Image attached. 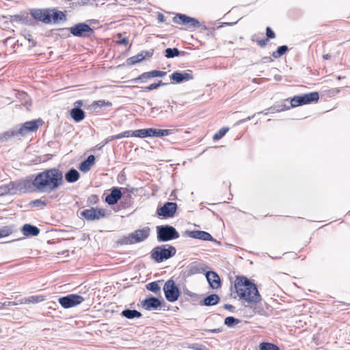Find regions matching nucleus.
Returning <instances> with one entry per match:
<instances>
[{
  "label": "nucleus",
  "instance_id": "f257e3e1",
  "mask_svg": "<svg viewBox=\"0 0 350 350\" xmlns=\"http://www.w3.org/2000/svg\"><path fill=\"white\" fill-rule=\"evenodd\" d=\"M33 193H50L64 184L63 172L57 167L30 175Z\"/></svg>",
  "mask_w": 350,
  "mask_h": 350
},
{
  "label": "nucleus",
  "instance_id": "f03ea898",
  "mask_svg": "<svg viewBox=\"0 0 350 350\" xmlns=\"http://www.w3.org/2000/svg\"><path fill=\"white\" fill-rule=\"evenodd\" d=\"M234 288L239 299L251 305H256L261 301V296L256 285L245 276H237Z\"/></svg>",
  "mask_w": 350,
  "mask_h": 350
},
{
  "label": "nucleus",
  "instance_id": "7ed1b4c3",
  "mask_svg": "<svg viewBox=\"0 0 350 350\" xmlns=\"http://www.w3.org/2000/svg\"><path fill=\"white\" fill-rule=\"evenodd\" d=\"M150 228L149 227H144L142 229H138L134 232L124 236L118 241L120 245H133L142 242L147 239L150 236Z\"/></svg>",
  "mask_w": 350,
  "mask_h": 350
},
{
  "label": "nucleus",
  "instance_id": "20e7f679",
  "mask_svg": "<svg viewBox=\"0 0 350 350\" xmlns=\"http://www.w3.org/2000/svg\"><path fill=\"white\" fill-rule=\"evenodd\" d=\"M176 253V248L170 245H162L154 247L151 251V258L157 262H161L174 256Z\"/></svg>",
  "mask_w": 350,
  "mask_h": 350
},
{
  "label": "nucleus",
  "instance_id": "39448f33",
  "mask_svg": "<svg viewBox=\"0 0 350 350\" xmlns=\"http://www.w3.org/2000/svg\"><path fill=\"white\" fill-rule=\"evenodd\" d=\"M180 237L176 229L170 225L157 226V239L159 242H167Z\"/></svg>",
  "mask_w": 350,
  "mask_h": 350
},
{
  "label": "nucleus",
  "instance_id": "423d86ee",
  "mask_svg": "<svg viewBox=\"0 0 350 350\" xmlns=\"http://www.w3.org/2000/svg\"><path fill=\"white\" fill-rule=\"evenodd\" d=\"M10 186L12 195H15L18 193H33L30 175L26 176L25 178L19 179L16 181H10Z\"/></svg>",
  "mask_w": 350,
  "mask_h": 350
},
{
  "label": "nucleus",
  "instance_id": "0eeeda50",
  "mask_svg": "<svg viewBox=\"0 0 350 350\" xmlns=\"http://www.w3.org/2000/svg\"><path fill=\"white\" fill-rule=\"evenodd\" d=\"M319 99V94L317 92L297 95L293 96L291 99V107H296L298 106L307 105L313 102H317Z\"/></svg>",
  "mask_w": 350,
  "mask_h": 350
},
{
  "label": "nucleus",
  "instance_id": "6e6552de",
  "mask_svg": "<svg viewBox=\"0 0 350 350\" xmlns=\"http://www.w3.org/2000/svg\"><path fill=\"white\" fill-rule=\"evenodd\" d=\"M70 33L79 38H90L94 34V30L85 23H79L69 28Z\"/></svg>",
  "mask_w": 350,
  "mask_h": 350
},
{
  "label": "nucleus",
  "instance_id": "1a4fd4ad",
  "mask_svg": "<svg viewBox=\"0 0 350 350\" xmlns=\"http://www.w3.org/2000/svg\"><path fill=\"white\" fill-rule=\"evenodd\" d=\"M80 217L88 221H98L106 217L104 208L91 207L80 212Z\"/></svg>",
  "mask_w": 350,
  "mask_h": 350
},
{
  "label": "nucleus",
  "instance_id": "9d476101",
  "mask_svg": "<svg viewBox=\"0 0 350 350\" xmlns=\"http://www.w3.org/2000/svg\"><path fill=\"white\" fill-rule=\"evenodd\" d=\"M42 119L25 122L18 129L15 128L17 137H25L30 132H34L42 124Z\"/></svg>",
  "mask_w": 350,
  "mask_h": 350
},
{
  "label": "nucleus",
  "instance_id": "9b49d317",
  "mask_svg": "<svg viewBox=\"0 0 350 350\" xmlns=\"http://www.w3.org/2000/svg\"><path fill=\"white\" fill-rule=\"evenodd\" d=\"M163 291L166 299L170 302L177 301L180 296V291L174 281L172 279L165 283Z\"/></svg>",
  "mask_w": 350,
  "mask_h": 350
},
{
  "label": "nucleus",
  "instance_id": "f8f14e48",
  "mask_svg": "<svg viewBox=\"0 0 350 350\" xmlns=\"http://www.w3.org/2000/svg\"><path fill=\"white\" fill-rule=\"evenodd\" d=\"M85 300L84 297L77 294H69L58 299V302L64 308L77 306Z\"/></svg>",
  "mask_w": 350,
  "mask_h": 350
},
{
  "label": "nucleus",
  "instance_id": "ddd939ff",
  "mask_svg": "<svg viewBox=\"0 0 350 350\" xmlns=\"http://www.w3.org/2000/svg\"><path fill=\"white\" fill-rule=\"evenodd\" d=\"M50 8H33L30 10L32 19L35 21H40L44 24L51 23Z\"/></svg>",
  "mask_w": 350,
  "mask_h": 350
},
{
  "label": "nucleus",
  "instance_id": "4468645a",
  "mask_svg": "<svg viewBox=\"0 0 350 350\" xmlns=\"http://www.w3.org/2000/svg\"><path fill=\"white\" fill-rule=\"evenodd\" d=\"M177 210V204L175 202H165L163 206L157 208V213L159 216L165 218L172 217Z\"/></svg>",
  "mask_w": 350,
  "mask_h": 350
},
{
  "label": "nucleus",
  "instance_id": "2eb2a0df",
  "mask_svg": "<svg viewBox=\"0 0 350 350\" xmlns=\"http://www.w3.org/2000/svg\"><path fill=\"white\" fill-rule=\"evenodd\" d=\"M170 78L174 83H182L192 80L194 77L192 71L188 70L187 72L175 71L170 76Z\"/></svg>",
  "mask_w": 350,
  "mask_h": 350
},
{
  "label": "nucleus",
  "instance_id": "dca6fc26",
  "mask_svg": "<svg viewBox=\"0 0 350 350\" xmlns=\"http://www.w3.org/2000/svg\"><path fill=\"white\" fill-rule=\"evenodd\" d=\"M162 303L163 301L151 295L143 300L141 302V306L145 310L150 311L158 310L161 306Z\"/></svg>",
  "mask_w": 350,
  "mask_h": 350
},
{
  "label": "nucleus",
  "instance_id": "f3484780",
  "mask_svg": "<svg viewBox=\"0 0 350 350\" xmlns=\"http://www.w3.org/2000/svg\"><path fill=\"white\" fill-rule=\"evenodd\" d=\"M122 187H113L110 193L105 197V202L109 205H114L122 199Z\"/></svg>",
  "mask_w": 350,
  "mask_h": 350
},
{
  "label": "nucleus",
  "instance_id": "a211bd4d",
  "mask_svg": "<svg viewBox=\"0 0 350 350\" xmlns=\"http://www.w3.org/2000/svg\"><path fill=\"white\" fill-rule=\"evenodd\" d=\"M207 267L197 261L190 263L187 267L185 275L187 277L205 271Z\"/></svg>",
  "mask_w": 350,
  "mask_h": 350
},
{
  "label": "nucleus",
  "instance_id": "6ab92c4d",
  "mask_svg": "<svg viewBox=\"0 0 350 350\" xmlns=\"http://www.w3.org/2000/svg\"><path fill=\"white\" fill-rule=\"evenodd\" d=\"M10 21L12 23H21L29 26H33L36 23V21H34L31 18H29L27 13L11 16Z\"/></svg>",
  "mask_w": 350,
  "mask_h": 350
},
{
  "label": "nucleus",
  "instance_id": "aec40b11",
  "mask_svg": "<svg viewBox=\"0 0 350 350\" xmlns=\"http://www.w3.org/2000/svg\"><path fill=\"white\" fill-rule=\"evenodd\" d=\"M206 278L211 288L217 289L221 286V280L216 272L213 271H207Z\"/></svg>",
  "mask_w": 350,
  "mask_h": 350
},
{
  "label": "nucleus",
  "instance_id": "412c9836",
  "mask_svg": "<svg viewBox=\"0 0 350 350\" xmlns=\"http://www.w3.org/2000/svg\"><path fill=\"white\" fill-rule=\"evenodd\" d=\"M188 235L189 237L193 239H197L202 241H216L210 233L203 230L189 231L188 232Z\"/></svg>",
  "mask_w": 350,
  "mask_h": 350
},
{
  "label": "nucleus",
  "instance_id": "4be33fe9",
  "mask_svg": "<svg viewBox=\"0 0 350 350\" xmlns=\"http://www.w3.org/2000/svg\"><path fill=\"white\" fill-rule=\"evenodd\" d=\"M23 234L25 237H36L40 233V229L33 225L26 224L22 228Z\"/></svg>",
  "mask_w": 350,
  "mask_h": 350
},
{
  "label": "nucleus",
  "instance_id": "5701e85b",
  "mask_svg": "<svg viewBox=\"0 0 350 350\" xmlns=\"http://www.w3.org/2000/svg\"><path fill=\"white\" fill-rule=\"evenodd\" d=\"M95 163V157L93 154L89 155L86 159L83 161L79 166V170L83 172H88L92 166Z\"/></svg>",
  "mask_w": 350,
  "mask_h": 350
},
{
  "label": "nucleus",
  "instance_id": "b1692460",
  "mask_svg": "<svg viewBox=\"0 0 350 350\" xmlns=\"http://www.w3.org/2000/svg\"><path fill=\"white\" fill-rule=\"evenodd\" d=\"M51 23H59L60 22H65L67 19L66 15L65 13L62 11L56 10V9H51Z\"/></svg>",
  "mask_w": 350,
  "mask_h": 350
},
{
  "label": "nucleus",
  "instance_id": "393cba45",
  "mask_svg": "<svg viewBox=\"0 0 350 350\" xmlns=\"http://www.w3.org/2000/svg\"><path fill=\"white\" fill-rule=\"evenodd\" d=\"M220 300L219 295L211 294L206 297L203 300L200 301V305L206 306H212L217 304Z\"/></svg>",
  "mask_w": 350,
  "mask_h": 350
},
{
  "label": "nucleus",
  "instance_id": "a878e982",
  "mask_svg": "<svg viewBox=\"0 0 350 350\" xmlns=\"http://www.w3.org/2000/svg\"><path fill=\"white\" fill-rule=\"evenodd\" d=\"M70 115L75 122L82 121L85 117L84 111L78 107H73L70 111Z\"/></svg>",
  "mask_w": 350,
  "mask_h": 350
},
{
  "label": "nucleus",
  "instance_id": "bb28decb",
  "mask_svg": "<svg viewBox=\"0 0 350 350\" xmlns=\"http://www.w3.org/2000/svg\"><path fill=\"white\" fill-rule=\"evenodd\" d=\"M64 176L66 180L68 183H73L77 182L79 179L80 174L77 170H75V168H71L65 174Z\"/></svg>",
  "mask_w": 350,
  "mask_h": 350
},
{
  "label": "nucleus",
  "instance_id": "cd10ccee",
  "mask_svg": "<svg viewBox=\"0 0 350 350\" xmlns=\"http://www.w3.org/2000/svg\"><path fill=\"white\" fill-rule=\"evenodd\" d=\"M112 103L105 100H98L92 102V104L88 105V109L96 111L98 108L103 107H111Z\"/></svg>",
  "mask_w": 350,
  "mask_h": 350
},
{
  "label": "nucleus",
  "instance_id": "c85d7f7f",
  "mask_svg": "<svg viewBox=\"0 0 350 350\" xmlns=\"http://www.w3.org/2000/svg\"><path fill=\"white\" fill-rule=\"evenodd\" d=\"M121 316L128 319H133L135 318H140L142 314L140 312L136 310H130L126 309L122 311Z\"/></svg>",
  "mask_w": 350,
  "mask_h": 350
},
{
  "label": "nucleus",
  "instance_id": "c756f323",
  "mask_svg": "<svg viewBox=\"0 0 350 350\" xmlns=\"http://www.w3.org/2000/svg\"><path fill=\"white\" fill-rule=\"evenodd\" d=\"M186 52L180 51L177 48H167L165 51V56L170 59L178 56H183Z\"/></svg>",
  "mask_w": 350,
  "mask_h": 350
},
{
  "label": "nucleus",
  "instance_id": "7c9ffc66",
  "mask_svg": "<svg viewBox=\"0 0 350 350\" xmlns=\"http://www.w3.org/2000/svg\"><path fill=\"white\" fill-rule=\"evenodd\" d=\"M152 78L151 71L145 72L141 74L137 77L131 79L130 81L132 83H146L148 80Z\"/></svg>",
  "mask_w": 350,
  "mask_h": 350
},
{
  "label": "nucleus",
  "instance_id": "2f4dec72",
  "mask_svg": "<svg viewBox=\"0 0 350 350\" xmlns=\"http://www.w3.org/2000/svg\"><path fill=\"white\" fill-rule=\"evenodd\" d=\"M12 137H18L14 129L0 134V143L8 142Z\"/></svg>",
  "mask_w": 350,
  "mask_h": 350
},
{
  "label": "nucleus",
  "instance_id": "473e14b6",
  "mask_svg": "<svg viewBox=\"0 0 350 350\" xmlns=\"http://www.w3.org/2000/svg\"><path fill=\"white\" fill-rule=\"evenodd\" d=\"M133 204V198L130 193L122 194L120 205L123 208L131 207Z\"/></svg>",
  "mask_w": 350,
  "mask_h": 350
},
{
  "label": "nucleus",
  "instance_id": "72a5a7b5",
  "mask_svg": "<svg viewBox=\"0 0 350 350\" xmlns=\"http://www.w3.org/2000/svg\"><path fill=\"white\" fill-rule=\"evenodd\" d=\"M144 60V56L140 53H139L137 55L132 56L129 58H128L126 61L127 66H133L138 62H140Z\"/></svg>",
  "mask_w": 350,
  "mask_h": 350
},
{
  "label": "nucleus",
  "instance_id": "f704fd0d",
  "mask_svg": "<svg viewBox=\"0 0 350 350\" xmlns=\"http://www.w3.org/2000/svg\"><path fill=\"white\" fill-rule=\"evenodd\" d=\"M45 300L44 296L41 295H32L29 297L24 298L23 302L24 304L27 303H39Z\"/></svg>",
  "mask_w": 350,
  "mask_h": 350
},
{
  "label": "nucleus",
  "instance_id": "c9c22d12",
  "mask_svg": "<svg viewBox=\"0 0 350 350\" xmlns=\"http://www.w3.org/2000/svg\"><path fill=\"white\" fill-rule=\"evenodd\" d=\"M187 19H188V16L183 14H177L173 18V21H174V23L178 24V25H187Z\"/></svg>",
  "mask_w": 350,
  "mask_h": 350
},
{
  "label": "nucleus",
  "instance_id": "e433bc0d",
  "mask_svg": "<svg viewBox=\"0 0 350 350\" xmlns=\"http://www.w3.org/2000/svg\"><path fill=\"white\" fill-rule=\"evenodd\" d=\"M288 51V47L286 45L280 46L275 51L272 53V56L275 58H280Z\"/></svg>",
  "mask_w": 350,
  "mask_h": 350
},
{
  "label": "nucleus",
  "instance_id": "4c0bfd02",
  "mask_svg": "<svg viewBox=\"0 0 350 350\" xmlns=\"http://www.w3.org/2000/svg\"><path fill=\"white\" fill-rule=\"evenodd\" d=\"M159 282H150L148 283L146 287L147 288V290L155 293V294H157L158 293H160L161 291V288L158 284Z\"/></svg>",
  "mask_w": 350,
  "mask_h": 350
},
{
  "label": "nucleus",
  "instance_id": "58836bf2",
  "mask_svg": "<svg viewBox=\"0 0 350 350\" xmlns=\"http://www.w3.org/2000/svg\"><path fill=\"white\" fill-rule=\"evenodd\" d=\"M260 350H280V348L272 343L269 342H261L259 345Z\"/></svg>",
  "mask_w": 350,
  "mask_h": 350
},
{
  "label": "nucleus",
  "instance_id": "ea45409f",
  "mask_svg": "<svg viewBox=\"0 0 350 350\" xmlns=\"http://www.w3.org/2000/svg\"><path fill=\"white\" fill-rule=\"evenodd\" d=\"M240 323V320L234 317H228L224 320V324L228 327H232Z\"/></svg>",
  "mask_w": 350,
  "mask_h": 350
},
{
  "label": "nucleus",
  "instance_id": "a19ab883",
  "mask_svg": "<svg viewBox=\"0 0 350 350\" xmlns=\"http://www.w3.org/2000/svg\"><path fill=\"white\" fill-rule=\"evenodd\" d=\"M148 132L147 129H142L133 131L131 134V137H139V138H145L148 137Z\"/></svg>",
  "mask_w": 350,
  "mask_h": 350
},
{
  "label": "nucleus",
  "instance_id": "79ce46f5",
  "mask_svg": "<svg viewBox=\"0 0 350 350\" xmlns=\"http://www.w3.org/2000/svg\"><path fill=\"white\" fill-rule=\"evenodd\" d=\"M176 129H157V137H161L167 136L174 133Z\"/></svg>",
  "mask_w": 350,
  "mask_h": 350
},
{
  "label": "nucleus",
  "instance_id": "37998d69",
  "mask_svg": "<svg viewBox=\"0 0 350 350\" xmlns=\"http://www.w3.org/2000/svg\"><path fill=\"white\" fill-rule=\"evenodd\" d=\"M12 195L10 183L0 186V196Z\"/></svg>",
  "mask_w": 350,
  "mask_h": 350
},
{
  "label": "nucleus",
  "instance_id": "c03bdc74",
  "mask_svg": "<svg viewBox=\"0 0 350 350\" xmlns=\"http://www.w3.org/2000/svg\"><path fill=\"white\" fill-rule=\"evenodd\" d=\"M229 129L228 127H222L221 128L213 137L214 140H218L223 137L226 133L228 131Z\"/></svg>",
  "mask_w": 350,
  "mask_h": 350
},
{
  "label": "nucleus",
  "instance_id": "a18cd8bd",
  "mask_svg": "<svg viewBox=\"0 0 350 350\" xmlns=\"http://www.w3.org/2000/svg\"><path fill=\"white\" fill-rule=\"evenodd\" d=\"M187 21V26H188L189 27L196 28V27H200V22L195 18L188 16V19Z\"/></svg>",
  "mask_w": 350,
  "mask_h": 350
},
{
  "label": "nucleus",
  "instance_id": "49530a36",
  "mask_svg": "<svg viewBox=\"0 0 350 350\" xmlns=\"http://www.w3.org/2000/svg\"><path fill=\"white\" fill-rule=\"evenodd\" d=\"M12 232V229L10 226H4L0 229V238L9 236Z\"/></svg>",
  "mask_w": 350,
  "mask_h": 350
},
{
  "label": "nucleus",
  "instance_id": "de8ad7c7",
  "mask_svg": "<svg viewBox=\"0 0 350 350\" xmlns=\"http://www.w3.org/2000/svg\"><path fill=\"white\" fill-rule=\"evenodd\" d=\"M29 204L32 207H44L46 206V203L41 199L33 200L30 202Z\"/></svg>",
  "mask_w": 350,
  "mask_h": 350
},
{
  "label": "nucleus",
  "instance_id": "09e8293b",
  "mask_svg": "<svg viewBox=\"0 0 350 350\" xmlns=\"http://www.w3.org/2000/svg\"><path fill=\"white\" fill-rule=\"evenodd\" d=\"M113 140V137L111 136H109L105 139L103 142H101L100 144H97L94 148L96 150H101L105 145H107L109 142Z\"/></svg>",
  "mask_w": 350,
  "mask_h": 350
},
{
  "label": "nucleus",
  "instance_id": "8fccbe9b",
  "mask_svg": "<svg viewBox=\"0 0 350 350\" xmlns=\"http://www.w3.org/2000/svg\"><path fill=\"white\" fill-rule=\"evenodd\" d=\"M132 132L133 131H126L117 135H112V137H113V139H119L123 137H129L131 136Z\"/></svg>",
  "mask_w": 350,
  "mask_h": 350
},
{
  "label": "nucleus",
  "instance_id": "3c124183",
  "mask_svg": "<svg viewBox=\"0 0 350 350\" xmlns=\"http://www.w3.org/2000/svg\"><path fill=\"white\" fill-rule=\"evenodd\" d=\"M99 201L98 196L96 194L90 195L87 199V203L89 205H95Z\"/></svg>",
  "mask_w": 350,
  "mask_h": 350
},
{
  "label": "nucleus",
  "instance_id": "603ef678",
  "mask_svg": "<svg viewBox=\"0 0 350 350\" xmlns=\"http://www.w3.org/2000/svg\"><path fill=\"white\" fill-rule=\"evenodd\" d=\"M167 72L165 71H161V70H151V75L152 76V78L154 77H163L165 76Z\"/></svg>",
  "mask_w": 350,
  "mask_h": 350
},
{
  "label": "nucleus",
  "instance_id": "864d4df0",
  "mask_svg": "<svg viewBox=\"0 0 350 350\" xmlns=\"http://www.w3.org/2000/svg\"><path fill=\"white\" fill-rule=\"evenodd\" d=\"M266 35H267V38H268V40L269 39H273V38H274L275 37V33L271 29V28L269 27H267L266 28Z\"/></svg>",
  "mask_w": 350,
  "mask_h": 350
},
{
  "label": "nucleus",
  "instance_id": "5fc2aeb1",
  "mask_svg": "<svg viewBox=\"0 0 350 350\" xmlns=\"http://www.w3.org/2000/svg\"><path fill=\"white\" fill-rule=\"evenodd\" d=\"M122 190L128 192V193H130L131 195L132 193H134L135 191H137V189L132 187L129 185H127L126 187L122 188Z\"/></svg>",
  "mask_w": 350,
  "mask_h": 350
},
{
  "label": "nucleus",
  "instance_id": "6e6d98bb",
  "mask_svg": "<svg viewBox=\"0 0 350 350\" xmlns=\"http://www.w3.org/2000/svg\"><path fill=\"white\" fill-rule=\"evenodd\" d=\"M148 137H157V129L148 128L147 129Z\"/></svg>",
  "mask_w": 350,
  "mask_h": 350
},
{
  "label": "nucleus",
  "instance_id": "4d7b16f0",
  "mask_svg": "<svg viewBox=\"0 0 350 350\" xmlns=\"http://www.w3.org/2000/svg\"><path fill=\"white\" fill-rule=\"evenodd\" d=\"M157 83H152L149 85L148 86L144 87L143 89L144 91H152L154 90L157 89Z\"/></svg>",
  "mask_w": 350,
  "mask_h": 350
},
{
  "label": "nucleus",
  "instance_id": "13d9d810",
  "mask_svg": "<svg viewBox=\"0 0 350 350\" xmlns=\"http://www.w3.org/2000/svg\"><path fill=\"white\" fill-rule=\"evenodd\" d=\"M141 53L143 55L144 59L146 57H152L153 55V53H154V50L151 49L150 51H142L141 52Z\"/></svg>",
  "mask_w": 350,
  "mask_h": 350
},
{
  "label": "nucleus",
  "instance_id": "bf43d9fd",
  "mask_svg": "<svg viewBox=\"0 0 350 350\" xmlns=\"http://www.w3.org/2000/svg\"><path fill=\"white\" fill-rule=\"evenodd\" d=\"M268 38H265V39H262V40H257V44L260 47H264L266 46L267 42H268Z\"/></svg>",
  "mask_w": 350,
  "mask_h": 350
},
{
  "label": "nucleus",
  "instance_id": "052dcab7",
  "mask_svg": "<svg viewBox=\"0 0 350 350\" xmlns=\"http://www.w3.org/2000/svg\"><path fill=\"white\" fill-rule=\"evenodd\" d=\"M116 42L118 44L127 45L129 44V39L127 37H124L121 40H118Z\"/></svg>",
  "mask_w": 350,
  "mask_h": 350
},
{
  "label": "nucleus",
  "instance_id": "680f3d73",
  "mask_svg": "<svg viewBox=\"0 0 350 350\" xmlns=\"http://www.w3.org/2000/svg\"><path fill=\"white\" fill-rule=\"evenodd\" d=\"M222 328H217V329H206V332L208 333H212V334H217L222 332Z\"/></svg>",
  "mask_w": 350,
  "mask_h": 350
},
{
  "label": "nucleus",
  "instance_id": "e2e57ef3",
  "mask_svg": "<svg viewBox=\"0 0 350 350\" xmlns=\"http://www.w3.org/2000/svg\"><path fill=\"white\" fill-rule=\"evenodd\" d=\"M291 107V106H286V105H282L278 107V109H276V111H282L287 109H289Z\"/></svg>",
  "mask_w": 350,
  "mask_h": 350
},
{
  "label": "nucleus",
  "instance_id": "0e129e2a",
  "mask_svg": "<svg viewBox=\"0 0 350 350\" xmlns=\"http://www.w3.org/2000/svg\"><path fill=\"white\" fill-rule=\"evenodd\" d=\"M253 117H254V116H248V117H247L246 118L239 120L236 123V124H237V125H239V124H243V123H244V122H247V121L250 120Z\"/></svg>",
  "mask_w": 350,
  "mask_h": 350
},
{
  "label": "nucleus",
  "instance_id": "69168bd1",
  "mask_svg": "<svg viewBox=\"0 0 350 350\" xmlns=\"http://www.w3.org/2000/svg\"><path fill=\"white\" fill-rule=\"evenodd\" d=\"M27 39L29 41V42H31L32 44V46H36L37 45V42L32 38L31 35L29 34Z\"/></svg>",
  "mask_w": 350,
  "mask_h": 350
},
{
  "label": "nucleus",
  "instance_id": "338daca9",
  "mask_svg": "<svg viewBox=\"0 0 350 350\" xmlns=\"http://www.w3.org/2000/svg\"><path fill=\"white\" fill-rule=\"evenodd\" d=\"M224 308L230 310V312H234L235 307L231 304H226L224 305Z\"/></svg>",
  "mask_w": 350,
  "mask_h": 350
},
{
  "label": "nucleus",
  "instance_id": "774afa93",
  "mask_svg": "<svg viewBox=\"0 0 350 350\" xmlns=\"http://www.w3.org/2000/svg\"><path fill=\"white\" fill-rule=\"evenodd\" d=\"M157 20L159 23H163L165 21V16L163 14L159 13L157 15Z\"/></svg>",
  "mask_w": 350,
  "mask_h": 350
}]
</instances>
